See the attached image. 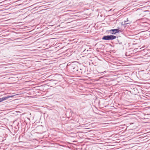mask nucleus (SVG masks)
<instances>
[{
    "mask_svg": "<svg viewBox=\"0 0 150 150\" xmlns=\"http://www.w3.org/2000/svg\"><path fill=\"white\" fill-rule=\"evenodd\" d=\"M116 36L113 35H107L103 36L102 39L104 40H111L115 39Z\"/></svg>",
    "mask_w": 150,
    "mask_h": 150,
    "instance_id": "1",
    "label": "nucleus"
},
{
    "mask_svg": "<svg viewBox=\"0 0 150 150\" xmlns=\"http://www.w3.org/2000/svg\"><path fill=\"white\" fill-rule=\"evenodd\" d=\"M13 96H7L6 97H4L2 98H0V102H2L5 100H6L8 98L11 97H12Z\"/></svg>",
    "mask_w": 150,
    "mask_h": 150,
    "instance_id": "2",
    "label": "nucleus"
},
{
    "mask_svg": "<svg viewBox=\"0 0 150 150\" xmlns=\"http://www.w3.org/2000/svg\"><path fill=\"white\" fill-rule=\"evenodd\" d=\"M120 30L118 29H111L110 30V31H112L113 33H112V34H115L117 33H118L120 31Z\"/></svg>",
    "mask_w": 150,
    "mask_h": 150,
    "instance_id": "3",
    "label": "nucleus"
},
{
    "mask_svg": "<svg viewBox=\"0 0 150 150\" xmlns=\"http://www.w3.org/2000/svg\"><path fill=\"white\" fill-rule=\"evenodd\" d=\"M130 23V21H129L128 20V18H127L126 19V21H124L123 22H122V25H126V24H129Z\"/></svg>",
    "mask_w": 150,
    "mask_h": 150,
    "instance_id": "4",
    "label": "nucleus"
},
{
    "mask_svg": "<svg viewBox=\"0 0 150 150\" xmlns=\"http://www.w3.org/2000/svg\"><path fill=\"white\" fill-rule=\"evenodd\" d=\"M89 50H88V49H85L83 51V52L85 54H86L87 53V52H89Z\"/></svg>",
    "mask_w": 150,
    "mask_h": 150,
    "instance_id": "5",
    "label": "nucleus"
},
{
    "mask_svg": "<svg viewBox=\"0 0 150 150\" xmlns=\"http://www.w3.org/2000/svg\"><path fill=\"white\" fill-rule=\"evenodd\" d=\"M59 45H58L57 46V47H59Z\"/></svg>",
    "mask_w": 150,
    "mask_h": 150,
    "instance_id": "6",
    "label": "nucleus"
},
{
    "mask_svg": "<svg viewBox=\"0 0 150 150\" xmlns=\"http://www.w3.org/2000/svg\"><path fill=\"white\" fill-rule=\"evenodd\" d=\"M137 51V50H136L135 51V52H137V51Z\"/></svg>",
    "mask_w": 150,
    "mask_h": 150,
    "instance_id": "7",
    "label": "nucleus"
}]
</instances>
